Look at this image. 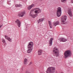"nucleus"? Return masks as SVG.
<instances>
[{"instance_id":"nucleus-6","label":"nucleus","mask_w":73,"mask_h":73,"mask_svg":"<svg viewBox=\"0 0 73 73\" xmlns=\"http://www.w3.org/2000/svg\"><path fill=\"white\" fill-rule=\"evenodd\" d=\"M56 14L58 17H60L61 16V7H59L58 8Z\"/></svg>"},{"instance_id":"nucleus-9","label":"nucleus","mask_w":73,"mask_h":73,"mask_svg":"<svg viewBox=\"0 0 73 73\" xmlns=\"http://www.w3.org/2000/svg\"><path fill=\"white\" fill-rule=\"evenodd\" d=\"M15 22L16 23L17 25L18 26V27L20 28L21 26V23H20V21L18 19H17Z\"/></svg>"},{"instance_id":"nucleus-22","label":"nucleus","mask_w":73,"mask_h":73,"mask_svg":"<svg viewBox=\"0 0 73 73\" xmlns=\"http://www.w3.org/2000/svg\"><path fill=\"white\" fill-rule=\"evenodd\" d=\"M4 36L5 38H6V39H7V40L8 38H9V37L7 36V35H5Z\"/></svg>"},{"instance_id":"nucleus-10","label":"nucleus","mask_w":73,"mask_h":73,"mask_svg":"<svg viewBox=\"0 0 73 73\" xmlns=\"http://www.w3.org/2000/svg\"><path fill=\"white\" fill-rule=\"evenodd\" d=\"M71 11V9H68L67 10L68 12V13L70 17H72V11Z\"/></svg>"},{"instance_id":"nucleus-7","label":"nucleus","mask_w":73,"mask_h":73,"mask_svg":"<svg viewBox=\"0 0 73 73\" xmlns=\"http://www.w3.org/2000/svg\"><path fill=\"white\" fill-rule=\"evenodd\" d=\"M33 11H31L30 12L29 15L30 16H31L33 18L35 19L36 17H37V15L33 14Z\"/></svg>"},{"instance_id":"nucleus-11","label":"nucleus","mask_w":73,"mask_h":73,"mask_svg":"<svg viewBox=\"0 0 73 73\" xmlns=\"http://www.w3.org/2000/svg\"><path fill=\"white\" fill-rule=\"evenodd\" d=\"M58 40L59 41H60V42H65V41H67V40L63 38H59Z\"/></svg>"},{"instance_id":"nucleus-14","label":"nucleus","mask_w":73,"mask_h":73,"mask_svg":"<svg viewBox=\"0 0 73 73\" xmlns=\"http://www.w3.org/2000/svg\"><path fill=\"white\" fill-rule=\"evenodd\" d=\"M53 24L54 27H56V25H59V24H60V23L59 22V21H57L55 22H53Z\"/></svg>"},{"instance_id":"nucleus-24","label":"nucleus","mask_w":73,"mask_h":73,"mask_svg":"<svg viewBox=\"0 0 73 73\" xmlns=\"http://www.w3.org/2000/svg\"><path fill=\"white\" fill-rule=\"evenodd\" d=\"M2 42H3V43H5V40H4V39H3Z\"/></svg>"},{"instance_id":"nucleus-2","label":"nucleus","mask_w":73,"mask_h":73,"mask_svg":"<svg viewBox=\"0 0 73 73\" xmlns=\"http://www.w3.org/2000/svg\"><path fill=\"white\" fill-rule=\"evenodd\" d=\"M64 57L65 58L70 57L71 56V51L70 50L66 51L64 53Z\"/></svg>"},{"instance_id":"nucleus-19","label":"nucleus","mask_w":73,"mask_h":73,"mask_svg":"<svg viewBox=\"0 0 73 73\" xmlns=\"http://www.w3.org/2000/svg\"><path fill=\"white\" fill-rule=\"evenodd\" d=\"M44 20V19L42 18L41 19H40L39 20V22H42Z\"/></svg>"},{"instance_id":"nucleus-18","label":"nucleus","mask_w":73,"mask_h":73,"mask_svg":"<svg viewBox=\"0 0 73 73\" xmlns=\"http://www.w3.org/2000/svg\"><path fill=\"white\" fill-rule=\"evenodd\" d=\"M15 7H22V5L20 4H19V5L16 4V5H15Z\"/></svg>"},{"instance_id":"nucleus-8","label":"nucleus","mask_w":73,"mask_h":73,"mask_svg":"<svg viewBox=\"0 0 73 73\" xmlns=\"http://www.w3.org/2000/svg\"><path fill=\"white\" fill-rule=\"evenodd\" d=\"M36 10L35 11V13H39L41 12V10H40L39 8H36L35 9Z\"/></svg>"},{"instance_id":"nucleus-15","label":"nucleus","mask_w":73,"mask_h":73,"mask_svg":"<svg viewBox=\"0 0 73 73\" xmlns=\"http://www.w3.org/2000/svg\"><path fill=\"white\" fill-rule=\"evenodd\" d=\"M53 38H50V40L49 41V43L50 44L49 45V46H51L52 45V41H53Z\"/></svg>"},{"instance_id":"nucleus-21","label":"nucleus","mask_w":73,"mask_h":73,"mask_svg":"<svg viewBox=\"0 0 73 73\" xmlns=\"http://www.w3.org/2000/svg\"><path fill=\"white\" fill-rule=\"evenodd\" d=\"M7 40H8V41H9L10 42H12V39H11V38H10L9 37Z\"/></svg>"},{"instance_id":"nucleus-12","label":"nucleus","mask_w":73,"mask_h":73,"mask_svg":"<svg viewBox=\"0 0 73 73\" xmlns=\"http://www.w3.org/2000/svg\"><path fill=\"white\" fill-rule=\"evenodd\" d=\"M25 14V13L24 11H22L18 14V16L19 17H23Z\"/></svg>"},{"instance_id":"nucleus-27","label":"nucleus","mask_w":73,"mask_h":73,"mask_svg":"<svg viewBox=\"0 0 73 73\" xmlns=\"http://www.w3.org/2000/svg\"><path fill=\"white\" fill-rule=\"evenodd\" d=\"M71 2L72 3H73V0H71Z\"/></svg>"},{"instance_id":"nucleus-1","label":"nucleus","mask_w":73,"mask_h":73,"mask_svg":"<svg viewBox=\"0 0 73 73\" xmlns=\"http://www.w3.org/2000/svg\"><path fill=\"white\" fill-rule=\"evenodd\" d=\"M33 42H29L27 46V48H28L29 49L27 50L28 53H31V52L32 51V50L33 49L32 47L33 46Z\"/></svg>"},{"instance_id":"nucleus-23","label":"nucleus","mask_w":73,"mask_h":73,"mask_svg":"<svg viewBox=\"0 0 73 73\" xmlns=\"http://www.w3.org/2000/svg\"><path fill=\"white\" fill-rule=\"evenodd\" d=\"M48 23L49 25H52V23H51V22H50V21H49Z\"/></svg>"},{"instance_id":"nucleus-16","label":"nucleus","mask_w":73,"mask_h":73,"mask_svg":"<svg viewBox=\"0 0 73 73\" xmlns=\"http://www.w3.org/2000/svg\"><path fill=\"white\" fill-rule=\"evenodd\" d=\"M35 5L34 4H32L31 6H29L28 7V9H29V10H30V9H31L32 7H33Z\"/></svg>"},{"instance_id":"nucleus-3","label":"nucleus","mask_w":73,"mask_h":73,"mask_svg":"<svg viewBox=\"0 0 73 73\" xmlns=\"http://www.w3.org/2000/svg\"><path fill=\"white\" fill-rule=\"evenodd\" d=\"M56 68L54 67H48L46 70V73H54Z\"/></svg>"},{"instance_id":"nucleus-26","label":"nucleus","mask_w":73,"mask_h":73,"mask_svg":"<svg viewBox=\"0 0 73 73\" xmlns=\"http://www.w3.org/2000/svg\"><path fill=\"white\" fill-rule=\"evenodd\" d=\"M32 64V62H30L29 64V65H31Z\"/></svg>"},{"instance_id":"nucleus-4","label":"nucleus","mask_w":73,"mask_h":73,"mask_svg":"<svg viewBox=\"0 0 73 73\" xmlns=\"http://www.w3.org/2000/svg\"><path fill=\"white\" fill-rule=\"evenodd\" d=\"M53 52L56 57H58L59 55V50L56 47L54 48Z\"/></svg>"},{"instance_id":"nucleus-5","label":"nucleus","mask_w":73,"mask_h":73,"mask_svg":"<svg viewBox=\"0 0 73 73\" xmlns=\"http://www.w3.org/2000/svg\"><path fill=\"white\" fill-rule=\"evenodd\" d=\"M66 15L63 16L61 18V24H64V23L66 21Z\"/></svg>"},{"instance_id":"nucleus-20","label":"nucleus","mask_w":73,"mask_h":73,"mask_svg":"<svg viewBox=\"0 0 73 73\" xmlns=\"http://www.w3.org/2000/svg\"><path fill=\"white\" fill-rule=\"evenodd\" d=\"M67 1V0H61V2L62 3H66Z\"/></svg>"},{"instance_id":"nucleus-25","label":"nucleus","mask_w":73,"mask_h":73,"mask_svg":"<svg viewBox=\"0 0 73 73\" xmlns=\"http://www.w3.org/2000/svg\"><path fill=\"white\" fill-rule=\"evenodd\" d=\"M50 25V28H52V25Z\"/></svg>"},{"instance_id":"nucleus-13","label":"nucleus","mask_w":73,"mask_h":73,"mask_svg":"<svg viewBox=\"0 0 73 73\" xmlns=\"http://www.w3.org/2000/svg\"><path fill=\"white\" fill-rule=\"evenodd\" d=\"M42 50L41 49L38 50V55H39V56H40V55H41V54H42Z\"/></svg>"},{"instance_id":"nucleus-17","label":"nucleus","mask_w":73,"mask_h":73,"mask_svg":"<svg viewBox=\"0 0 73 73\" xmlns=\"http://www.w3.org/2000/svg\"><path fill=\"white\" fill-rule=\"evenodd\" d=\"M24 63V64H28V59H27L26 58L25 59Z\"/></svg>"}]
</instances>
